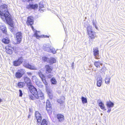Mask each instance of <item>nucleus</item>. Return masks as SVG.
Segmentation results:
<instances>
[{
    "instance_id": "44",
    "label": "nucleus",
    "mask_w": 125,
    "mask_h": 125,
    "mask_svg": "<svg viewBox=\"0 0 125 125\" xmlns=\"http://www.w3.org/2000/svg\"><path fill=\"white\" fill-rule=\"evenodd\" d=\"M36 77L35 76H32V79L33 80H36Z\"/></svg>"
},
{
    "instance_id": "41",
    "label": "nucleus",
    "mask_w": 125,
    "mask_h": 125,
    "mask_svg": "<svg viewBox=\"0 0 125 125\" xmlns=\"http://www.w3.org/2000/svg\"><path fill=\"white\" fill-rule=\"evenodd\" d=\"M19 92L20 93L19 96L21 97L22 96V91L21 90H19Z\"/></svg>"
},
{
    "instance_id": "12",
    "label": "nucleus",
    "mask_w": 125,
    "mask_h": 125,
    "mask_svg": "<svg viewBox=\"0 0 125 125\" xmlns=\"http://www.w3.org/2000/svg\"><path fill=\"white\" fill-rule=\"evenodd\" d=\"M38 7V5L37 4L35 5L30 4L27 5L26 6V8L28 9H35L37 8Z\"/></svg>"
},
{
    "instance_id": "18",
    "label": "nucleus",
    "mask_w": 125,
    "mask_h": 125,
    "mask_svg": "<svg viewBox=\"0 0 125 125\" xmlns=\"http://www.w3.org/2000/svg\"><path fill=\"white\" fill-rule=\"evenodd\" d=\"M39 10L41 12H42L44 11L43 10L44 8L43 5L42 4V2H40L39 3Z\"/></svg>"
},
{
    "instance_id": "4",
    "label": "nucleus",
    "mask_w": 125,
    "mask_h": 125,
    "mask_svg": "<svg viewBox=\"0 0 125 125\" xmlns=\"http://www.w3.org/2000/svg\"><path fill=\"white\" fill-rule=\"evenodd\" d=\"M92 27L91 26H89L87 28V31L90 39H94L97 37L96 33L92 31Z\"/></svg>"
},
{
    "instance_id": "23",
    "label": "nucleus",
    "mask_w": 125,
    "mask_h": 125,
    "mask_svg": "<svg viewBox=\"0 0 125 125\" xmlns=\"http://www.w3.org/2000/svg\"><path fill=\"white\" fill-rule=\"evenodd\" d=\"M2 41L3 42L5 43L8 44L10 42V40L8 38L6 37L3 39L2 40Z\"/></svg>"
},
{
    "instance_id": "53",
    "label": "nucleus",
    "mask_w": 125,
    "mask_h": 125,
    "mask_svg": "<svg viewBox=\"0 0 125 125\" xmlns=\"http://www.w3.org/2000/svg\"><path fill=\"white\" fill-rule=\"evenodd\" d=\"M32 0H28V2H29L30 1H32Z\"/></svg>"
},
{
    "instance_id": "25",
    "label": "nucleus",
    "mask_w": 125,
    "mask_h": 125,
    "mask_svg": "<svg viewBox=\"0 0 125 125\" xmlns=\"http://www.w3.org/2000/svg\"><path fill=\"white\" fill-rule=\"evenodd\" d=\"M99 105L100 108L103 110H105L106 109L105 108V107L104 104L102 102H101L99 103Z\"/></svg>"
},
{
    "instance_id": "16",
    "label": "nucleus",
    "mask_w": 125,
    "mask_h": 125,
    "mask_svg": "<svg viewBox=\"0 0 125 125\" xmlns=\"http://www.w3.org/2000/svg\"><path fill=\"white\" fill-rule=\"evenodd\" d=\"M94 65L97 68H99L102 66L103 64L100 62L98 61L94 62Z\"/></svg>"
},
{
    "instance_id": "40",
    "label": "nucleus",
    "mask_w": 125,
    "mask_h": 125,
    "mask_svg": "<svg viewBox=\"0 0 125 125\" xmlns=\"http://www.w3.org/2000/svg\"><path fill=\"white\" fill-rule=\"evenodd\" d=\"M48 94L50 98L51 99H52V94L50 92H49Z\"/></svg>"
},
{
    "instance_id": "20",
    "label": "nucleus",
    "mask_w": 125,
    "mask_h": 125,
    "mask_svg": "<svg viewBox=\"0 0 125 125\" xmlns=\"http://www.w3.org/2000/svg\"><path fill=\"white\" fill-rule=\"evenodd\" d=\"M51 104L49 101H48L46 102V108L47 110H49L51 108Z\"/></svg>"
},
{
    "instance_id": "10",
    "label": "nucleus",
    "mask_w": 125,
    "mask_h": 125,
    "mask_svg": "<svg viewBox=\"0 0 125 125\" xmlns=\"http://www.w3.org/2000/svg\"><path fill=\"white\" fill-rule=\"evenodd\" d=\"M33 23V18L31 16L29 17L28 18L27 23L28 25H32Z\"/></svg>"
},
{
    "instance_id": "50",
    "label": "nucleus",
    "mask_w": 125,
    "mask_h": 125,
    "mask_svg": "<svg viewBox=\"0 0 125 125\" xmlns=\"http://www.w3.org/2000/svg\"><path fill=\"white\" fill-rule=\"evenodd\" d=\"M31 115H30L29 114V115L28 116V118H30V117H31Z\"/></svg>"
},
{
    "instance_id": "57",
    "label": "nucleus",
    "mask_w": 125,
    "mask_h": 125,
    "mask_svg": "<svg viewBox=\"0 0 125 125\" xmlns=\"http://www.w3.org/2000/svg\"><path fill=\"white\" fill-rule=\"evenodd\" d=\"M101 115H102V114H101Z\"/></svg>"
},
{
    "instance_id": "42",
    "label": "nucleus",
    "mask_w": 125,
    "mask_h": 125,
    "mask_svg": "<svg viewBox=\"0 0 125 125\" xmlns=\"http://www.w3.org/2000/svg\"><path fill=\"white\" fill-rule=\"evenodd\" d=\"M52 75V74H50L47 75V76L48 78H50L51 77Z\"/></svg>"
},
{
    "instance_id": "32",
    "label": "nucleus",
    "mask_w": 125,
    "mask_h": 125,
    "mask_svg": "<svg viewBox=\"0 0 125 125\" xmlns=\"http://www.w3.org/2000/svg\"><path fill=\"white\" fill-rule=\"evenodd\" d=\"M6 49H13V48L12 47H11V45L9 44L7 45L6 47Z\"/></svg>"
},
{
    "instance_id": "34",
    "label": "nucleus",
    "mask_w": 125,
    "mask_h": 125,
    "mask_svg": "<svg viewBox=\"0 0 125 125\" xmlns=\"http://www.w3.org/2000/svg\"><path fill=\"white\" fill-rule=\"evenodd\" d=\"M37 31H36L35 32V33L34 34V36L36 37V38L37 39H38L39 38L40 36L38 35L37 33Z\"/></svg>"
},
{
    "instance_id": "54",
    "label": "nucleus",
    "mask_w": 125,
    "mask_h": 125,
    "mask_svg": "<svg viewBox=\"0 0 125 125\" xmlns=\"http://www.w3.org/2000/svg\"><path fill=\"white\" fill-rule=\"evenodd\" d=\"M2 101L1 99L0 98V103Z\"/></svg>"
},
{
    "instance_id": "49",
    "label": "nucleus",
    "mask_w": 125,
    "mask_h": 125,
    "mask_svg": "<svg viewBox=\"0 0 125 125\" xmlns=\"http://www.w3.org/2000/svg\"><path fill=\"white\" fill-rule=\"evenodd\" d=\"M39 83L37 82H36V84L38 86H39V84L38 83Z\"/></svg>"
},
{
    "instance_id": "21",
    "label": "nucleus",
    "mask_w": 125,
    "mask_h": 125,
    "mask_svg": "<svg viewBox=\"0 0 125 125\" xmlns=\"http://www.w3.org/2000/svg\"><path fill=\"white\" fill-rule=\"evenodd\" d=\"M111 79V78L109 75H107L105 80V83L107 84H109L110 82V80Z\"/></svg>"
},
{
    "instance_id": "26",
    "label": "nucleus",
    "mask_w": 125,
    "mask_h": 125,
    "mask_svg": "<svg viewBox=\"0 0 125 125\" xmlns=\"http://www.w3.org/2000/svg\"><path fill=\"white\" fill-rule=\"evenodd\" d=\"M51 82L52 85L56 84L57 83V81L54 78H51Z\"/></svg>"
},
{
    "instance_id": "9",
    "label": "nucleus",
    "mask_w": 125,
    "mask_h": 125,
    "mask_svg": "<svg viewBox=\"0 0 125 125\" xmlns=\"http://www.w3.org/2000/svg\"><path fill=\"white\" fill-rule=\"evenodd\" d=\"M36 118L38 124L40 123L42 117L38 111H36L35 113Z\"/></svg>"
},
{
    "instance_id": "37",
    "label": "nucleus",
    "mask_w": 125,
    "mask_h": 125,
    "mask_svg": "<svg viewBox=\"0 0 125 125\" xmlns=\"http://www.w3.org/2000/svg\"><path fill=\"white\" fill-rule=\"evenodd\" d=\"M42 80V81L43 83L45 85H47V83L46 81L45 78H43V79H41Z\"/></svg>"
},
{
    "instance_id": "47",
    "label": "nucleus",
    "mask_w": 125,
    "mask_h": 125,
    "mask_svg": "<svg viewBox=\"0 0 125 125\" xmlns=\"http://www.w3.org/2000/svg\"><path fill=\"white\" fill-rule=\"evenodd\" d=\"M27 74L29 76H31L32 75V73H28Z\"/></svg>"
},
{
    "instance_id": "52",
    "label": "nucleus",
    "mask_w": 125,
    "mask_h": 125,
    "mask_svg": "<svg viewBox=\"0 0 125 125\" xmlns=\"http://www.w3.org/2000/svg\"><path fill=\"white\" fill-rule=\"evenodd\" d=\"M13 30H13V29H11V32H13Z\"/></svg>"
},
{
    "instance_id": "11",
    "label": "nucleus",
    "mask_w": 125,
    "mask_h": 125,
    "mask_svg": "<svg viewBox=\"0 0 125 125\" xmlns=\"http://www.w3.org/2000/svg\"><path fill=\"white\" fill-rule=\"evenodd\" d=\"M102 79L101 76L97 78V85L99 87L101 86V85L102 83Z\"/></svg>"
},
{
    "instance_id": "5",
    "label": "nucleus",
    "mask_w": 125,
    "mask_h": 125,
    "mask_svg": "<svg viewBox=\"0 0 125 125\" xmlns=\"http://www.w3.org/2000/svg\"><path fill=\"white\" fill-rule=\"evenodd\" d=\"M23 65L26 68L31 70H36L37 69V67L33 64H30L28 62L26 61H24Z\"/></svg>"
},
{
    "instance_id": "51",
    "label": "nucleus",
    "mask_w": 125,
    "mask_h": 125,
    "mask_svg": "<svg viewBox=\"0 0 125 125\" xmlns=\"http://www.w3.org/2000/svg\"><path fill=\"white\" fill-rule=\"evenodd\" d=\"M73 63H73H73L72 65V67H73Z\"/></svg>"
},
{
    "instance_id": "6",
    "label": "nucleus",
    "mask_w": 125,
    "mask_h": 125,
    "mask_svg": "<svg viewBox=\"0 0 125 125\" xmlns=\"http://www.w3.org/2000/svg\"><path fill=\"white\" fill-rule=\"evenodd\" d=\"M23 58L22 57L19 58L18 60L13 62V65L15 66H18L21 64L23 61Z\"/></svg>"
},
{
    "instance_id": "27",
    "label": "nucleus",
    "mask_w": 125,
    "mask_h": 125,
    "mask_svg": "<svg viewBox=\"0 0 125 125\" xmlns=\"http://www.w3.org/2000/svg\"><path fill=\"white\" fill-rule=\"evenodd\" d=\"M82 103L84 104L86 103L87 102V99L83 96L81 98Z\"/></svg>"
},
{
    "instance_id": "28",
    "label": "nucleus",
    "mask_w": 125,
    "mask_h": 125,
    "mask_svg": "<svg viewBox=\"0 0 125 125\" xmlns=\"http://www.w3.org/2000/svg\"><path fill=\"white\" fill-rule=\"evenodd\" d=\"M38 74L39 76L41 78V79H43L45 78L44 76L42 74L41 72H39Z\"/></svg>"
},
{
    "instance_id": "46",
    "label": "nucleus",
    "mask_w": 125,
    "mask_h": 125,
    "mask_svg": "<svg viewBox=\"0 0 125 125\" xmlns=\"http://www.w3.org/2000/svg\"><path fill=\"white\" fill-rule=\"evenodd\" d=\"M42 37H44V38H46V37L49 38V36H48L47 35H43L42 36Z\"/></svg>"
},
{
    "instance_id": "31",
    "label": "nucleus",
    "mask_w": 125,
    "mask_h": 125,
    "mask_svg": "<svg viewBox=\"0 0 125 125\" xmlns=\"http://www.w3.org/2000/svg\"><path fill=\"white\" fill-rule=\"evenodd\" d=\"M47 122L45 119H43L41 124V125H47Z\"/></svg>"
},
{
    "instance_id": "17",
    "label": "nucleus",
    "mask_w": 125,
    "mask_h": 125,
    "mask_svg": "<svg viewBox=\"0 0 125 125\" xmlns=\"http://www.w3.org/2000/svg\"><path fill=\"white\" fill-rule=\"evenodd\" d=\"M93 52L94 55H99V51L98 50V48L97 47H95L93 48Z\"/></svg>"
},
{
    "instance_id": "38",
    "label": "nucleus",
    "mask_w": 125,
    "mask_h": 125,
    "mask_svg": "<svg viewBox=\"0 0 125 125\" xmlns=\"http://www.w3.org/2000/svg\"><path fill=\"white\" fill-rule=\"evenodd\" d=\"M93 24L94 26H95L96 29H98V27L96 26V22L94 21H93Z\"/></svg>"
},
{
    "instance_id": "29",
    "label": "nucleus",
    "mask_w": 125,
    "mask_h": 125,
    "mask_svg": "<svg viewBox=\"0 0 125 125\" xmlns=\"http://www.w3.org/2000/svg\"><path fill=\"white\" fill-rule=\"evenodd\" d=\"M49 59V58H48L46 57H43L42 58V60L44 62H48Z\"/></svg>"
},
{
    "instance_id": "39",
    "label": "nucleus",
    "mask_w": 125,
    "mask_h": 125,
    "mask_svg": "<svg viewBox=\"0 0 125 125\" xmlns=\"http://www.w3.org/2000/svg\"><path fill=\"white\" fill-rule=\"evenodd\" d=\"M94 57L97 59H99L100 58V56L99 55H94Z\"/></svg>"
},
{
    "instance_id": "36",
    "label": "nucleus",
    "mask_w": 125,
    "mask_h": 125,
    "mask_svg": "<svg viewBox=\"0 0 125 125\" xmlns=\"http://www.w3.org/2000/svg\"><path fill=\"white\" fill-rule=\"evenodd\" d=\"M57 101L60 104L63 103L64 102V101L63 100H62L61 99L57 100Z\"/></svg>"
},
{
    "instance_id": "43",
    "label": "nucleus",
    "mask_w": 125,
    "mask_h": 125,
    "mask_svg": "<svg viewBox=\"0 0 125 125\" xmlns=\"http://www.w3.org/2000/svg\"><path fill=\"white\" fill-rule=\"evenodd\" d=\"M101 70L103 72H104L105 70V68L104 67H102V69H101Z\"/></svg>"
},
{
    "instance_id": "48",
    "label": "nucleus",
    "mask_w": 125,
    "mask_h": 125,
    "mask_svg": "<svg viewBox=\"0 0 125 125\" xmlns=\"http://www.w3.org/2000/svg\"><path fill=\"white\" fill-rule=\"evenodd\" d=\"M111 111V109L110 108L108 109V110L107 111V112L108 113H110V112Z\"/></svg>"
},
{
    "instance_id": "56",
    "label": "nucleus",
    "mask_w": 125,
    "mask_h": 125,
    "mask_svg": "<svg viewBox=\"0 0 125 125\" xmlns=\"http://www.w3.org/2000/svg\"><path fill=\"white\" fill-rule=\"evenodd\" d=\"M62 98H64V97H62Z\"/></svg>"
},
{
    "instance_id": "55",
    "label": "nucleus",
    "mask_w": 125,
    "mask_h": 125,
    "mask_svg": "<svg viewBox=\"0 0 125 125\" xmlns=\"http://www.w3.org/2000/svg\"><path fill=\"white\" fill-rule=\"evenodd\" d=\"M31 27H32V30H33L34 28H33V27L32 26H31Z\"/></svg>"
},
{
    "instance_id": "45",
    "label": "nucleus",
    "mask_w": 125,
    "mask_h": 125,
    "mask_svg": "<svg viewBox=\"0 0 125 125\" xmlns=\"http://www.w3.org/2000/svg\"><path fill=\"white\" fill-rule=\"evenodd\" d=\"M0 15H1V16L3 15L2 11L0 10Z\"/></svg>"
},
{
    "instance_id": "14",
    "label": "nucleus",
    "mask_w": 125,
    "mask_h": 125,
    "mask_svg": "<svg viewBox=\"0 0 125 125\" xmlns=\"http://www.w3.org/2000/svg\"><path fill=\"white\" fill-rule=\"evenodd\" d=\"M108 109H109L111 107H113L114 105V104L110 101L107 102L106 104Z\"/></svg>"
},
{
    "instance_id": "8",
    "label": "nucleus",
    "mask_w": 125,
    "mask_h": 125,
    "mask_svg": "<svg viewBox=\"0 0 125 125\" xmlns=\"http://www.w3.org/2000/svg\"><path fill=\"white\" fill-rule=\"evenodd\" d=\"M16 40L17 41V43L19 44L21 42L22 37V34L21 32H19L16 34Z\"/></svg>"
},
{
    "instance_id": "2",
    "label": "nucleus",
    "mask_w": 125,
    "mask_h": 125,
    "mask_svg": "<svg viewBox=\"0 0 125 125\" xmlns=\"http://www.w3.org/2000/svg\"><path fill=\"white\" fill-rule=\"evenodd\" d=\"M30 92L34 95L35 98L40 100L43 99L44 98V96L41 91L39 90L38 91L33 86L31 85L28 86Z\"/></svg>"
},
{
    "instance_id": "13",
    "label": "nucleus",
    "mask_w": 125,
    "mask_h": 125,
    "mask_svg": "<svg viewBox=\"0 0 125 125\" xmlns=\"http://www.w3.org/2000/svg\"><path fill=\"white\" fill-rule=\"evenodd\" d=\"M24 81L28 86H30L32 85L30 80L29 78L27 77H25L24 78Z\"/></svg>"
},
{
    "instance_id": "35",
    "label": "nucleus",
    "mask_w": 125,
    "mask_h": 125,
    "mask_svg": "<svg viewBox=\"0 0 125 125\" xmlns=\"http://www.w3.org/2000/svg\"><path fill=\"white\" fill-rule=\"evenodd\" d=\"M30 99L32 100H34L35 97H34L33 94L30 95L29 96Z\"/></svg>"
},
{
    "instance_id": "22",
    "label": "nucleus",
    "mask_w": 125,
    "mask_h": 125,
    "mask_svg": "<svg viewBox=\"0 0 125 125\" xmlns=\"http://www.w3.org/2000/svg\"><path fill=\"white\" fill-rule=\"evenodd\" d=\"M45 68L46 70V73H51L52 71V69L51 67L49 65H46L45 66Z\"/></svg>"
},
{
    "instance_id": "19",
    "label": "nucleus",
    "mask_w": 125,
    "mask_h": 125,
    "mask_svg": "<svg viewBox=\"0 0 125 125\" xmlns=\"http://www.w3.org/2000/svg\"><path fill=\"white\" fill-rule=\"evenodd\" d=\"M0 29L3 32L6 34L7 32L6 28L4 26H2L0 27Z\"/></svg>"
},
{
    "instance_id": "24",
    "label": "nucleus",
    "mask_w": 125,
    "mask_h": 125,
    "mask_svg": "<svg viewBox=\"0 0 125 125\" xmlns=\"http://www.w3.org/2000/svg\"><path fill=\"white\" fill-rule=\"evenodd\" d=\"M56 62V59L54 58H51L49 59L48 63H55Z\"/></svg>"
},
{
    "instance_id": "15",
    "label": "nucleus",
    "mask_w": 125,
    "mask_h": 125,
    "mask_svg": "<svg viewBox=\"0 0 125 125\" xmlns=\"http://www.w3.org/2000/svg\"><path fill=\"white\" fill-rule=\"evenodd\" d=\"M64 116L61 114H58L57 115V118L58 121L60 122H62L64 120Z\"/></svg>"
},
{
    "instance_id": "7",
    "label": "nucleus",
    "mask_w": 125,
    "mask_h": 125,
    "mask_svg": "<svg viewBox=\"0 0 125 125\" xmlns=\"http://www.w3.org/2000/svg\"><path fill=\"white\" fill-rule=\"evenodd\" d=\"M24 70L21 69L16 73L15 76L17 78H20L22 77V75L24 74Z\"/></svg>"
},
{
    "instance_id": "3",
    "label": "nucleus",
    "mask_w": 125,
    "mask_h": 125,
    "mask_svg": "<svg viewBox=\"0 0 125 125\" xmlns=\"http://www.w3.org/2000/svg\"><path fill=\"white\" fill-rule=\"evenodd\" d=\"M43 49L45 51L50 52H52L53 54H55L56 51L53 48H51V45L49 44H44L43 46Z\"/></svg>"
},
{
    "instance_id": "1",
    "label": "nucleus",
    "mask_w": 125,
    "mask_h": 125,
    "mask_svg": "<svg viewBox=\"0 0 125 125\" xmlns=\"http://www.w3.org/2000/svg\"><path fill=\"white\" fill-rule=\"evenodd\" d=\"M0 9L3 12V15L1 16V18L3 20H5L9 24H12V21L11 16L10 15L8 11L7 5H2Z\"/></svg>"
},
{
    "instance_id": "33",
    "label": "nucleus",
    "mask_w": 125,
    "mask_h": 125,
    "mask_svg": "<svg viewBox=\"0 0 125 125\" xmlns=\"http://www.w3.org/2000/svg\"><path fill=\"white\" fill-rule=\"evenodd\" d=\"M24 85V83L22 82H20L18 83V86L20 87L21 88L23 87Z\"/></svg>"
},
{
    "instance_id": "30",
    "label": "nucleus",
    "mask_w": 125,
    "mask_h": 125,
    "mask_svg": "<svg viewBox=\"0 0 125 125\" xmlns=\"http://www.w3.org/2000/svg\"><path fill=\"white\" fill-rule=\"evenodd\" d=\"M6 49V52L8 54H12V51L13 49Z\"/></svg>"
}]
</instances>
